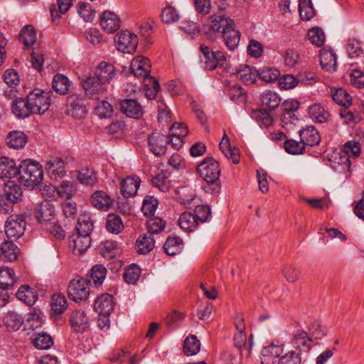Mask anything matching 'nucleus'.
Returning a JSON list of instances; mask_svg holds the SVG:
<instances>
[{
  "mask_svg": "<svg viewBox=\"0 0 364 364\" xmlns=\"http://www.w3.org/2000/svg\"><path fill=\"white\" fill-rule=\"evenodd\" d=\"M43 179L42 166L30 159L21 162L18 167V180L31 189L38 186Z\"/></svg>",
  "mask_w": 364,
  "mask_h": 364,
  "instance_id": "f257e3e1",
  "label": "nucleus"
},
{
  "mask_svg": "<svg viewBox=\"0 0 364 364\" xmlns=\"http://www.w3.org/2000/svg\"><path fill=\"white\" fill-rule=\"evenodd\" d=\"M131 70L136 77L144 78L146 82L145 86H152L147 90L146 95L149 99H154L160 86L154 77H149L151 71L149 60L143 56L134 58L131 63Z\"/></svg>",
  "mask_w": 364,
  "mask_h": 364,
  "instance_id": "f03ea898",
  "label": "nucleus"
},
{
  "mask_svg": "<svg viewBox=\"0 0 364 364\" xmlns=\"http://www.w3.org/2000/svg\"><path fill=\"white\" fill-rule=\"evenodd\" d=\"M28 107L32 114H43L50 106V92L36 89L27 95Z\"/></svg>",
  "mask_w": 364,
  "mask_h": 364,
  "instance_id": "7ed1b4c3",
  "label": "nucleus"
},
{
  "mask_svg": "<svg viewBox=\"0 0 364 364\" xmlns=\"http://www.w3.org/2000/svg\"><path fill=\"white\" fill-rule=\"evenodd\" d=\"M283 113L281 116L282 127L287 130H293L297 126L299 119L294 112L299 109L296 100H286L282 103Z\"/></svg>",
  "mask_w": 364,
  "mask_h": 364,
  "instance_id": "20e7f679",
  "label": "nucleus"
},
{
  "mask_svg": "<svg viewBox=\"0 0 364 364\" xmlns=\"http://www.w3.org/2000/svg\"><path fill=\"white\" fill-rule=\"evenodd\" d=\"M200 176L208 183H213L218 178L220 173L219 164L213 158H208L200 162L197 168Z\"/></svg>",
  "mask_w": 364,
  "mask_h": 364,
  "instance_id": "39448f33",
  "label": "nucleus"
},
{
  "mask_svg": "<svg viewBox=\"0 0 364 364\" xmlns=\"http://www.w3.org/2000/svg\"><path fill=\"white\" fill-rule=\"evenodd\" d=\"M68 296L75 301H82L90 294L89 283L82 278L73 279L68 287Z\"/></svg>",
  "mask_w": 364,
  "mask_h": 364,
  "instance_id": "423d86ee",
  "label": "nucleus"
},
{
  "mask_svg": "<svg viewBox=\"0 0 364 364\" xmlns=\"http://www.w3.org/2000/svg\"><path fill=\"white\" fill-rule=\"evenodd\" d=\"M26 223L23 215H11L5 223V232L9 238H20L26 230Z\"/></svg>",
  "mask_w": 364,
  "mask_h": 364,
  "instance_id": "0eeeda50",
  "label": "nucleus"
},
{
  "mask_svg": "<svg viewBox=\"0 0 364 364\" xmlns=\"http://www.w3.org/2000/svg\"><path fill=\"white\" fill-rule=\"evenodd\" d=\"M114 41L118 50L124 53H134L138 45L137 36L127 30L119 33L116 36Z\"/></svg>",
  "mask_w": 364,
  "mask_h": 364,
  "instance_id": "6e6552de",
  "label": "nucleus"
},
{
  "mask_svg": "<svg viewBox=\"0 0 364 364\" xmlns=\"http://www.w3.org/2000/svg\"><path fill=\"white\" fill-rule=\"evenodd\" d=\"M200 50L203 55L205 68L208 70H213L218 65L222 66L226 61V57L222 51L213 52L209 47L203 45L200 46Z\"/></svg>",
  "mask_w": 364,
  "mask_h": 364,
  "instance_id": "1a4fd4ad",
  "label": "nucleus"
},
{
  "mask_svg": "<svg viewBox=\"0 0 364 364\" xmlns=\"http://www.w3.org/2000/svg\"><path fill=\"white\" fill-rule=\"evenodd\" d=\"M81 85L85 94L92 98H97L106 90L105 84L95 75H85L81 79Z\"/></svg>",
  "mask_w": 364,
  "mask_h": 364,
  "instance_id": "9d476101",
  "label": "nucleus"
},
{
  "mask_svg": "<svg viewBox=\"0 0 364 364\" xmlns=\"http://www.w3.org/2000/svg\"><path fill=\"white\" fill-rule=\"evenodd\" d=\"M151 151L156 156L166 154L168 145V136L159 132H153L148 139Z\"/></svg>",
  "mask_w": 364,
  "mask_h": 364,
  "instance_id": "9b49d317",
  "label": "nucleus"
},
{
  "mask_svg": "<svg viewBox=\"0 0 364 364\" xmlns=\"http://www.w3.org/2000/svg\"><path fill=\"white\" fill-rule=\"evenodd\" d=\"M220 35L230 50H234L238 46L240 32L233 26V24H223Z\"/></svg>",
  "mask_w": 364,
  "mask_h": 364,
  "instance_id": "f8f14e48",
  "label": "nucleus"
},
{
  "mask_svg": "<svg viewBox=\"0 0 364 364\" xmlns=\"http://www.w3.org/2000/svg\"><path fill=\"white\" fill-rule=\"evenodd\" d=\"M45 168L50 178L55 181L61 179L66 173L62 157H50L46 161Z\"/></svg>",
  "mask_w": 364,
  "mask_h": 364,
  "instance_id": "ddd939ff",
  "label": "nucleus"
},
{
  "mask_svg": "<svg viewBox=\"0 0 364 364\" xmlns=\"http://www.w3.org/2000/svg\"><path fill=\"white\" fill-rule=\"evenodd\" d=\"M360 154V143L356 141H349L346 142L340 156V161L338 164H343L346 167L350 166V158H356Z\"/></svg>",
  "mask_w": 364,
  "mask_h": 364,
  "instance_id": "4468645a",
  "label": "nucleus"
},
{
  "mask_svg": "<svg viewBox=\"0 0 364 364\" xmlns=\"http://www.w3.org/2000/svg\"><path fill=\"white\" fill-rule=\"evenodd\" d=\"M284 349L282 346L272 344L263 348L261 362L262 364H278L283 355Z\"/></svg>",
  "mask_w": 364,
  "mask_h": 364,
  "instance_id": "2eb2a0df",
  "label": "nucleus"
},
{
  "mask_svg": "<svg viewBox=\"0 0 364 364\" xmlns=\"http://www.w3.org/2000/svg\"><path fill=\"white\" fill-rule=\"evenodd\" d=\"M312 343L308 333L301 329L294 332L291 341L292 347L299 352H308L312 348Z\"/></svg>",
  "mask_w": 364,
  "mask_h": 364,
  "instance_id": "dca6fc26",
  "label": "nucleus"
},
{
  "mask_svg": "<svg viewBox=\"0 0 364 364\" xmlns=\"http://www.w3.org/2000/svg\"><path fill=\"white\" fill-rule=\"evenodd\" d=\"M320 65L323 70L328 73L336 70V55L331 48L323 47L320 50Z\"/></svg>",
  "mask_w": 364,
  "mask_h": 364,
  "instance_id": "f3484780",
  "label": "nucleus"
},
{
  "mask_svg": "<svg viewBox=\"0 0 364 364\" xmlns=\"http://www.w3.org/2000/svg\"><path fill=\"white\" fill-rule=\"evenodd\" d=\"M70 323L73 329L76 333H83L90 328L89 318L82 310H76L72 313Z\"/></svg>",
  "mask_w": 364,
  "mask_h": 364,
  "instance_id": "a211bd4d",
  "label": "nucleus"
},
{
  "mask_svg": "<svg viewBox=\"0 0 364 364\" xmlns=\"http://www.w3.org/2000/svg\"><path fill=\"white\" fill-rule=\"evenodd\" d=\"M116 70L113 65L101 62L95 69L94 74L105 85L110 82L115 76Z\"/></svg>",
  "mask_w": 364,
  "mask_h": 364,
  "instance_id": "6ab92c4d",
  "label": "nucleus"
},
{
  "mask_svg": "<svg viewBox=\"0 0 364 364\" xmlns=\"http://www.w3.org/2000/svg\"><path fill=\"white\" fill-rule=\"evenodd\" d=\"M91 245L90 237L83 235L74 234L70 239V246L75 255L84 253Z\"/></svg>",
  "mask_w": 364,
  "mask_h": 364,
  "instance_id": "aec40b11",
  "label": "nucleus"
},
{
  "mask_svg": "<svg viewBox=\"0 0 364 364\" xmlns=\"http://www.w3.org/2000/svg\"><path fill=\"white\" fill-rule=\"evenodd\" d=\"M20 255V250L11 241H4L0 245V257L8 262L16 261Z\"/></svg>",
  "mask_w": 364,
  "mask_h": 364,
  "instance_id": "412c9836",
  "label": "nucleus"
},
{
  "mask_svg": "<svg viewBox=\"0 0 364 364\" xmlns=\"http://www.w3.org/2000/svg\"><path fill=\"white\" fill-rule=\"evenodd\" d=\"M308 114L310 119L316 123L326 122L330 114L327 109L320 103H315L308 108Z\"/></svg>",
  "mask_w": 364,
  "mask_h": 364,
  "instance_id": "4be33fe9",
  "label": "nucleus"
},
{
  "mask_svg": "<svg viewBox=\"0 0 364 364\" xmlns=\"http://www.w3.org/2000/svg\"><path fill=\"white\" fill-rule=\"evenodd\" d=\"M141 180L138 176H128L121 182V192L124 198L136 195L140 186Z\"/></svg>",
  "mask_w": 364,
  "mask_h": 364,
  "instance_id": "5701e85b",
  "label": "nucleus"
},
{
  "mask_svg": "<svg viewBox=\"0 0 364 364\" xmlns=\"http://www.w3.org/2000/svg\"><path fill=\"white\" fill-rule=\"evenodd\" d=\"M299 133L300 140L304 146L317 145L321 140L320 135L314 127H306L305 129L299 130Z\"/></svg>",
  "mask_w": 364,
  "mask_h": 364,
  "instance_id": "b1692460",
  "label": "nucleus"
},
{
  "mask_svg": "<svg viewBox=\"0 0 364 364\" xmlns=\"http://www.w3.org/2000/svg\"><path fill=\"white\" fill-rule=\"evenodd\" d=\"M94 308L98 314H110L114 309L113 296L109 294H102L95 300Z\"/></svg>",
  "mask_w": 364,
  "mask_h": 364,
  "instance_id": "393cba45",
  "label": "nucleus"
},
{
  "mask_svg": "<svg viewBox=\"0 0 364 364\" xmlns=\"http://www.w3.org/2000/svg\"><path fill=\"white\" fill-rule=\"evenodd\" d=\"M91 203L98 210L107 211L112 203V200L106 192L97 191L91 196Z\"/></svg>",
  "mask_w": 364,
  "mask_h": 364,
  "instance_id": "a878e982",
  "label": "nucleus"
},
{
  "mask_svg": "<svg viewBox=\"0 0 364 364\" xmlns=\"http://www.w3.org/2000/svg\"><path fill=\"white\" fill-rule=\"evenodd\" d=\"M120 109L123 113L131 118L137 119L142 115L141 105L134 100H124L120 102Z\"/></svg>",
  "mask_w": 364,
  "mask_h": 364,
  "instance_id": "bb28decb",
  "label": "nucleus"
},
{
  "mask_svg": "<svg viewBox=\"0 0 364 364\" xmlns=\"http://www.w3.org/2000/svg\"><path fill=\"white\" fill-rule=\"evenodd\" d=\"M18 168L14 160L8 157L0 158V177L14 178L18 176Z\"/></svg>",
  "mask_w": 364,
  "mask_h": 364,
  "instance_id": "cd10ccee",
  "label": "nucleus"
},
{
  "mask_svg": "<svg viewBox=\"0 0 364 364\" xmlns=\"http://www.w3.org/2000/svg\"><path fill=\"white\" fill-rule=\"evenodd\" d=\"M17 278L13 269L4 267L0 268V288L9 289L13 287Z\"/></svg>",
  "mask_w": 364,
  "mask_h": 364,
  "instance_id": "c85d7f7f",
  "label": "nucleus"
},
{
  "mask_svg": "<svg viewBox=\"0 0 364 364\" xmlns=\"http://www.w3.org/2000/svg\"><path fill=\"white\" fill-rule=\"evenodd\" d=\"M4 323L9 331H16L23 323L22 316L14 311H9L4 318Z\"/></svg>",
  "mask_w": 364,
  "mask_h": 364,
  "instance_id": "c756f323",
  "label": "nucleus"
},
{
  "mask_svg": "<svg viewBox=\"0 0 364 364\" xmlns=\"http://www.w3.org/2000/svg\"><path fill=\"white\" fill-rule=\"evenodd\" d=\"M237 77L246 85L254 84L258 77L257 70L250 65H242L237 72Z\"/></svg>",
  "mask_w": 364,
  "mask_h": 364,
  "instance_id": "7c9ffc66",
  "label": "nucleus"
},
{
  "mask_svg": "<svg viewBox=\"0 0 364 364\" xmlns=\"http://www.w3.org/2000/svg\"><path fill=\"white\" fill-rule=\"evenodd\" d=\"M21 188L12 182L7 183L4 188V197L10 203H17L22 199Z\"/></svg>",
  "mask_w": 364,
  "mask_h": 364,
  "instance_id": "2f4dec72",
  "label": "nucleus"
},
{
  "mask_svg": "<svg viewBox=\"0 0 364 364\" xmlns=\"http://www.w3.org/2000/svg\"><path fill=\"white\" fill-rule=\"evenodd\" d=\"M68 111L76 118H82L86 114V107L83 100L75 96H70L68 99Z\"/></svg>",
  "mask_w": 364,
  "mask_h": 364,
  "instance_id": "473e14b6",
  "label": "nucleus"
},
{
  "mask_svg": "<svg viewBox=\"0 0 364 364\" xmlns=\"http://www.w3.org/2000/svg\"><path fill=\"white\" fill-rule=\"evenodd\" d=\"M11 109L14 114L18 118H26L32 114L30 107H28L27 97L14 100Z\"/></svg>",
  "mask_w": 364,
  "mask_h": 364,
  "instance_id": "72a5a7b5",
  "label": "nucleus"
},
{
  "mask_svg": "<svg viewBox=\"0 0 364 364\" xmlns=\"http://www.w3.org/2000/svg\"><path fill=\"white\" fill-rule=\"evenodd\" d=\"M106 274V268L102 264H96L90 269L87 281L95 287H97L103 283Z\"/></svg>",
  "mask_w": 364,
  "mask_h": 364,
  "instance_id": "f704fd0d",
  "label": "nucleus"
},
{
  "mask_svg": "<svg viewBox=\"0 0 364 364\" xmlns=\"http://www.w3.org/2000/svg\"><path fill=\"white\" fill-rule=\"evenodd\" d=\"M251 117L260 127H269L274 122V117L270 114L269 111H267L265 109L253 110L251 113Z\"/></svg>",
  "mask_w": 364,
  "mask_h": 364,
  "instance_id": "c9c22d12",
  "label": "nucleus"
},
{
  "mask_svg": "<svg viewBox=\"0 0 364 364\" xmlns=\"http://www.w3.org/2000/svg\"><path fill=\"white\" fill-rule=\"evenodd\" d=\"M260 100L263 109H269V112L275 109L280 104L281 99L279 95L272 91H266L260 96Z\"/></svg>",
  "mask_w": 364,
  "mask_h": 364,
  "instance_id": "e433bc0d",
  "label": "nucleus"
},
{
  "mask_svg": "<svg viewBox=\"0 0 364 364\" xmlns=\"http://www.w3.org/2000/svg\"><path fill=\"white\" fill-rule=\"evenodd\" d=\"M6 141L9 147L18 149L25 146L27 141V138L23 132L20 131H14L8 134Z\"/></svg>",
  "mask_w": 364,
  "mask_h": 364,
  "instance_id": "4c0bfd02",
  "label": "nucleus"
},
{
  "mask_svg": "<svg viewBox=\"0 0 364 364\" xmlns=\"http://www.w3.org/2000/svg\"><path fill=\"white\" fill-rule=\"evenodd\" d=\"M93 229V223L91 218L87 214H82L79 216L76 225V234H80L90 237V234Z\"/></svg>",
  "mask_w": 364,
  "mask_h": 364,
  "instance_id": "58836bf2",
  "label": "nucleus"
},
{
  "mask_svg": "<svg viewBox=\"0 0 364 364\" xmlns=\"http://www.w3.org/2000/svg\"><path fill=\"white\" fill-rule=\"evenodd\" d=\"M180 228L186 232L193 231L198 225L196 215L190 212H184L178 219Z\"/></svg>",
  "mask_w": 364,
  "mask_h": 364,
  "instance_id": "ea45409f",
  "label": "nucleus"
},
{
  "mask_svg": "<svg viewBox=\"0 0 364 364\" xmlns=\"http://www.w3.org/2000/svg\"><path fill=\"white\" fill-rule=\"evenodd\" d=\"M154 243V240L151 235L144 234L140 235L136 242L138 252L143 255L149 253L153 250Z\"/></svg>",
  "mask_w": 364,
  "mask_h": 364,
  "instance_id": "a19ab883",
  "label": "nucleus"
},
{
  "mask_svg": "<svg viewBox=\"0 0 364 364\" xmlns=\"http://www.w3.org/2000/svg\"><path fill=\"white\" fill-rule=\"evenodd\" d=\"M16 297L28 305L33 304L37 299V294L27 285L21 286L16 292Z\"/></svg>",
  "mask_w": 364,
  "mask_h": 364,
  "instance_id": "79ce46f5",
  "label": "nucleus"
},
{
  "mask_svg": "<svg viewBox=\"0 0 364 364\" xmlns=\"http://www.w3.org/2000/svg\"><path fill=\"white\" fill-rule=\"evenodd\" d=\"M52 87L57 93L65 95L69 90L70 81L65 75L56 74L53 79Z\"/></svg>",
  "mask_w": 364,
  "mask_h": 364,
  "instance_id": "37998d69",
  "label": "nucleus"
},
{
  "mask_svg": "<svg viewBox=\"0 0 364 364\" xmlns=\"http://www.w3.org/2000/svg\"><path fill=\"white\" fill-rule=\"evenodd\" d=\"M219 146L225 157L230 159L234 164L239 162L240 156L236 150L231 148L229 138L226 134L223 136Z\"/></svg>",
  "mask_w": 364,
  "mask_h": 364,
  "instance_id": "c03bdc74",
  "label": "nucleus"
},
{
  "mask_svg": "<svg viewBox=\"0 0 364 364\" xmlns=\"http://www.w3.org/2000/svg\"><path fill=\"white\" fill-rule=\"evenodd\" d=\"M54 207L48 202L42 203L36 214V217L40 223L48 222L54 217Z\"/></svg>",
  "mask_w": 364,
  "mask_h": 364,
  "instance_id": "a18cd8bd",
  "label": "nucleus"
},
{
  "mask_svg": "<svg viewBox=\"0 0 364 364\" xmlns=\"http://www.w3.org/2000/svg\"><path fill=\"white\" fill-rule=\"evenodd\" d=\"M200 349V343L193 335L188 336L184 341L183 353L187 356L197 354Z\"/></svg>",
  "mask_w": 364,
  "mask_h": 364,
  "instance_id": "49530a36",
  "label": "nucleus"
},
{
  "mask_svg": "<svg viewBox=\"0 0 364 364\" xmlns=\"http://www.w3.org/2000/svg\"><path fill=\"white\" fill-rule=\"evenodd\" d=\"M160 17L163 23H176L181 20V16L175 7L166 6L162 9Z\"/></svg>",
  "mask_w": 364,
  "mask_h": 364,
  "instance_id": "de8ad7c7",
  "label": "nucleus"
},
{
  "mask_svg": "<svg viewBox=\"0 0 364 364\" xmlns=\"http://www.w3.org/2000/svg\"><path fill=\"white\" fill-rule=\"evenodd\" d=\"M199 35L205 36L209 40H214L220 34L223 24H199Z\"/></svg>",
  "mask_w": 364,
  "mask_h": 364,
  "instance_id": "09e8293b",
  "label": "nucleus"
},
{
  "mask_svg": "<svg viewBox=\"0 0 364 364\" xmlns=\"http://www.w3.org/2000/svg\"><path fill=\"white\" fill-rule=\"evenodd\" d=\"M299 12L302 21H310L315 16L311 0H299Z\"/></svg>",
  "mask_w": 364,
  "mask_h": 364,
  "instance_id": "8fccbe9b",
  "label": "nucleus"
},
{
  "mask_svg": "<svg viewBox=\"0 0 364 364\" xmlns=\"http://www.w3.org/2000/svg\"><path fill=\"white\" fill-rule=\"evenodd\" d=\"M20 41L27 46L34 44L36 41V33L32 24H26L21 29Z\"/></svg>",
  "mask_w": 364,
  "mask_h": 364,
  "instance_id": "3c124183",
  "label": "nucleus"
},
{
  "mask_svg": "<svg viewBox=\"0 0 364 364\" xmlns=\"http://www.w3.org/2000/svg\"><path fill=\"white\" fill-rule=\"evenodd\" d=\"M182 248V240L178 237H169L164 245V252L171 256L179 253Z\"/></svg>",
  "mask_w": 364,
  "mask_h": 364,
  "instance_id": "603ef678",
  "label": "nucleus"
},
{
  "mask_svg": "<svg viewBox=\"0 0 364 364\" xmlns=\"http://www.w3.org/2000/svg\"><path fill=\"white\" fill-rule=\"evenodd\" d=\"M106 228L108 232L112 233L120 232L124 228L121 218L114 213L109 214L107 218Z\"/></svg>",
  "mask_w": 364,
  "mask_h": 364,
  "instance_id": "864d4df0",
  "label": "nucleus"
},
{
  "mask_svg": "<svg viewBox=\"0 0 364 364\" xmlns=\"http://www.w3.org/2000/svg\"><path fill=\"white\" fill-rule=\"evenodd\" d=\"M77 14L85 22H92L95 16L96 11L89 3L80 2L77 6Z\"/></svg>",
  "mask_w": 364,
  "mask_h": 364,
  "instance_id": "5fc2aeb1",
  "label": "nucleus"
},
{
  "mask_svg": "<svg viewBox=\"0 0 364 364\" xmlns=\"http://www.w3.org/2000/svg\"><path fill=\"white\" fill-rule=\"evenodd\" d=\"M77 179L80 183L86 186H93L97 181L96 173L87 168L79 171Z\"/></svg>",
  "mask_w": 364,
  "mask_h": 364,
  "instance_id": "6e6d98bb",
  "label": "nucleus"
},
{
  "mask_svg": "<svg viewBox=\"0 0 364 364\" xmlns=\"http://www.w3.org/2000/svg\"><path fill=\"white\" fill-rule=\"evenodd\" d=\"M76 193V188L72 181H63L57 187V196L69 199Z\"/></svg>",
  "mask_w": 364,
  "mask_h": 364,
  "instance_id": "4d7b16f0",
  "label": "nucleus"
},
{
  "mask_svg": "<svg viewBox=\"0 0 364 364\" xmlns=\"http://www.w3.org/2000/svg\"><path fill=\"white\" fill-rule=\"evenodd\" d=\"M68 307L65 296L62 294H55L51 299V309L56 314H63Z\"/></svg>",
  "mask_w": 364,
  "mask_h": 364,
  "instance_id": "13d9d810",
  "label": "nucleus"
},
{
  "mask_svg": "<svg viewBox=\"0 0 364 364\" xmlns=\"http://www.w3.org/2000/svg\"><path fill=\"white\" fill-rule=\"evenodd\" d=\"M332 97L336 104L346 108L348 107L352 103L351 97L343 88H338L332 92Z\"/></svg>",
  "mask_w": 364,
  "mask_h": 364,
  "instance_id": "bf43d9fd",
  "label": "nucleus"
},
{
  "mask_svg": "<svg viewBox=\"0 0 364 364\" xmlns=\"http://www.w3.org/2000/svg\"><path fill=\"white\" fill-rule=\"evenodd\" d=\"M258 77L265 82H272L279 78L280 72L278 69L266 67L257 70Z\"/></svg>",
  "mask_w": 364,
  "mask_h": 364,
  "instance_id": "052dcab7",
  "label": "nucleus"
},
{
  "mask_svg": "<svg viewBox=\"0 0 364 364\" xmlns=\"http://www.w3.org/2000/svg\"><path fill=\"white\" fill-rule=\"evenodd\" d=\"M308 38L310 42L316 46L317 47H321L325 41V35L323 30L318 27L315 26L308 31Z\"/></svg>",
  "mask_w": 364,
  "mask_h": 364,
  "instance_id": "680f3d73",
  "label": "nucleus"
},
{
  "mask_svg": "<svg viewBox=\"0 0 364 364\" xmlns=\"http://www.w3.org/2000/svg\"><path fill=\"white\" fill-rule=\"evenodd\" d=\"M153 186L162 192H167L171 187V182L166 174L161 172L154 176L151 180Z\"/></svg>",
  "mask_w": 364,
  "mask_h": 364,
  "instance_id": "e2e57ef3",
  "label": "nucleus"
},
{
  "mask_svg": "<svg viewBox=\"0 0 364 364\" xmlns=\"http://www.w3.org/2000/svg\"><path fill=\"white\" fill-rule=\"evenodd\" d=\"M346 51L350 58H356L363 53L361 43L355 38H349L346 44Z\"/></svg>",
  "mask_w": 364,
  "mask_h": 364,
  "instance_id": "0e129e2a",
  "label": "nucleus"
},
{
  "mask_svg": "<svg viewBox=\"0 0 364 364\" xmlns=\"http://www.w3.org/2000/svg\"><path fill=\"white\" fill-rule=\"evenodd\" d=\"M141 275L140 268L134 264H131L124 272V278L126 282L132 284H136Z\"/></svg>",
  "mask_w": 364,
  "mask_h": 364,
  "instance_id": "69168bd1",
  "label": "nucleus"
},
{
  "mask_svg": "<svg viewBox=\"0 0 364 364\" xmlns=\"http://www.w3.org/2000/svg\"><path fill=\"white\" fill-rule=\"evenodd\" d=\"M146 226L149 234H157L164 230L166 226V223L161 218L154 217L151 218L147 220Z\"/></svg>",
  "mask_w": 364,
  "mask_h": 364,
  "instance_id": "338daca9",
  "label": "nucleus"
},
{
  "mask_svg": "<svg viewBox=\"0 0 364 364\" xmlns=\"http://www.w3.org/2000/svg\"><path fill=\"white\" fill-rule=\"evenodd\" d=\"M158 206V200L153 196H146L141 207V210L146 216L154 215Z\"/></svg>",
  "mask_w": 364,
  "mask_h": 364,
  "instance_id": "774afa93",
  "label": "nucleus"
}]
</instances>
